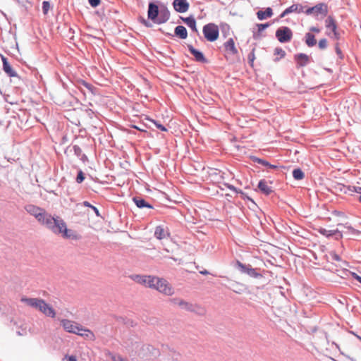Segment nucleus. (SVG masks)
<instances>
[{"mask_svg": "<svg viewBox=\"0 0 361 361\" xmlns=\"http://www.w3.org/2000/svg\"><path fill=\"white\" fill-rule=\"evenodd\" d=\"M25 210L33 216L42 225L46 226L54 234L61 235L65 238H71L73 231L67 228L65 221L60 217H54L44 208L29 204L24 207Z\"/></svg>", "mask_w": 361, "mask_h": 361, "instance_id": "1", "label": "nucleus"}, {"mask_svg": "<svg viewBox=\"0 0 361 361\" xmlns=\"http://www.w3.org/2000/svg\"><path fill=\"white\" fill-rule=\"evenodd\" d=\"M20 301L31 307L38 310L47 317L54 318L56 316V312L54 308L43 299L23 297L20 299Z\"/></svg>", "mask_w": 361, "mask_h": 361, "instance_id": "2", "label": "nucleus"}, {"mask_svg": "<svg viewBox=\"0 0 361 361\" xmlns=\"http://www.w3.org/2000/svg\"><path fill=\"white\" fill-rule=\"evenodd\" d=\"M234 267L241 274H247L250 277L255 279L262 277V275L259 272V269L252 268L249 264H243L239 260H236Z\"/></svg>", "mask_w": 361, "mask_h": 361, "instance_id": "3", "label": "nucleus"}, {"mask_svg": "<svg viewBox=\"0 0 361 361\" xmlns=\"http://www.w3.org/2000/svg\"><path fill=\"white\" fill-rule=\"evenodd\" d=\"M202 32L205 39L211 42L216 41L219 36V27L212 23L204 25Z\"/></svg>", "mask_w": 361, "mask_h": 361, "instance_id": "4", "label": "nucleus"}, {"mask_svg": "<svg viewBox=\"0 0 361 361\" xmlns=\"http://www.w3.org/2000/svg\"><path fill=\"white\" fill-rule=\"evenodd\" d=\"M275 36L279 42L286 43L291 40L293 37V32L290 27L287 26H282L276 30Z\"/></svg>", "mask_w": 361, "mask_h": 361, "instance_id": "5", "label": "nucleus"}, {"mask_svg": "<svg viewBox=\"0 0 361 361\" xmlns=\"http://www.w3.org/2000/svg\"><path fill=\"white\" fill-rule=\"evenodd\" d=\"M72 153L78 157L83 163L88 161L87 157L82 153L81 148L78 145H69L64 150V154L66 156H70Z\"/></svg>", "mask_w": 361, "mask_h": 361, "instance_id": "6", "label": "nucleus"}, {"mask_svg": "<svg viewBox=\"0 0 361 361\" xmlns=\"http://www.w3.org/2000/svg\"><path fill=\"white\" fill-rule=\"evenodd\" d=\"M61 324L64 330L68 333L77 334L79 331H81L82 329L80 324L66 319L61 320Z\"/></svg>", "mask_w": 361, "mask_h": 361, "instance_id": "7", "label": "nucleus"}, {"mask_svg": "<svg viewBox=\"0 0 361 361\" xmlns=\"http://www.w3.org/2000/svg\"><path fill=\"white\" fill-rule=\"evenodd\" d=\"M180 308L188 312H195L199 315H204L205 313L204 309L201 306L197 304L190 303L184 300H183Z\"/></svg>", "mask_w": 361, "mask_h": 361, "instance_id": "8", "label": "nucleus"}, {"mask_svg": "<svg viewBox=\"0 0 361 361\" xmlns=\"http://www.w3.org/2000/svg\"><path fill=\"white\" fill-rule=\"evenodd\" d=\"M318 231L321 235L326 238L334 237L336 240H339L343 238V233L338 229L327 230L324 228H320Z\"/></svg>", "mask_w": 361, "mask_h": 361, "instance_id": "9", "label": "nucleus"}, {"mask_svg": "<svg viewBox=\"0 0 361 361\" xmlns=\"http://www.w3.org/2000/svg\"><path fill=\"white\" fill-rule=\"evenodd\" d=\"M160 8L154 2H149L148 4L147 16L148 18L156 23L159 13H160Z\"/></svg>", "mask_w": 361, "mask_h": 361, "instance_id": "10", "label": "nucleus"}, {"mask_svg": "<svg viewBox=\"0 0 361 361\" xmlns=\"http://www.w3.org/2000/svg\"><path fill=\"white\" fill-rule=\"evenodd\" d=\"M304 6L300 4H293L290 6L286 8L280 15V18H282L285 17L286 16L291 13H301L305 12L304 11Z\"/></svg>", "mask_w": 361, "mask_h": 361, "instance_id": "11", "label": "nucleus"}, {"mask_svg": "<svg viewBox=\"0 0 361 361\" xmlns=\"http://www.w3.org/2000/svg\"><path fill=\"white\" fill-rule=\"evenodd\" d=\"M172 4L174 10L181 13L188 11L190 7V4L187 0H173Z\"/></svg>", "mask_w": 361, "mask_h": 361, "instance_id": "12", "label": "nucleus"}, {"mask_svg": "<svg viewBox=\"0 0 361 361\" xmlns=\"http://www.w3.org/2000/svg\"><path fill=\"white\" fill-rule=\"evenodd\" d=\"M187 47L188 49V51L194 56L195 60L197 62H200L203 63H207V59L205 58L202 51L194 48V47L192 44H188Z\"/></svg>", "mask_w": 361, "mask_h": 361, "instance_id": "13", "label": "nucleus"}, {"mask_svg": "<svg viewBox=\"0 0 361 361\" xmlns=\"http://www.w3.org/2000/svg\"><path fill=\"white\" fill-rule=\"evenodd\" d=\"M294 59L296 62V68H300L301 67L306 66L310 62V57L306 54L300 53L294 56Z\"/></svg>", "mask_w": 361, "mask_h": 361, "instance_id": "14", "label": "nucleus"}, {"mask_svg": "<svg viewBox=\"0 0 361 361\" xmlns=\"http://www.w3.org/2000/svg\"><path fill=\"white\" fill-rule=\"evenodd\" d=\"M154 236L159 240L169 238L170 236L169 229L166 226H157L155 228Z\"/></svg>", "mask_w": 361, "mask_h": 361, "instance_id": "15", "label": "nucleus"}, {"mask_svg": "<svg viewBox=\"0 0 361 361\" xmlns=\"http://www.w3.org/2000/svg\"><path fill=\"white\" fill-rule=\"evenodd\" d=\"M305 13L310 15L313 13H322L326 15L327 13V6L324 4H318L314 6L308 8Z\"/></svg>", "mask_w": 361, "mask_h": 361, "instance_id": "16", "label": "nucleus"}, {"mask_svg": "<svg viewBox=\"0 0 361 361\" xmlns=\"http://www.w3.org/2000/svg\"><path fill=\"white\" fill-rule=\"evenodd\" d=\"M160 13H159V16L157 20H156V23L162 24L167 22L170 18V11L165 6H161L160 7Z\"/></svg>", "mask_w": 361, "mask_h": 361, "instance_id": "17", "label": "nucleus"}, {"mask_svg": "<svg viewBox=\"0 0 361 361\" xmlns=\"http://www.w3.org/2000/svg\"><path fill=\"white\" fill-rule=\"evenodd\" d=\"M1 60L3 63V70L6 73V75L11 78L18 77L17 73L13 69L12 66L8 61L7 58L2 56Z\"/></svg>", "mask_w": 361, "mask_h": 361, "instance_id": "18", "label": "nucleus"}, {"mask_svg": "<svg viewBox=\"0 0 361 361\" xmlns=\"http://www.w3.org/2000/svg\"><path fill=\"white\" fill-rule=\"evenodd\" d=\"M164 281L159 284V287L158 288V291L161 293H163L166 295H172L174 293V290L171 284L164 279Z\"/></svg>", "mask_w": 361, "mask_h": 361, "instance_id": "19", "label": "nucleus"}, {"mask_svg": "<svg viewBox=\"0 0 361 361\" xmlns=\"http://www.w3.org/2000/svg\"><path fill=\"white\" fill-rule=\"evenodd\" d=\"M325 26L327 30L326 32H331V34H333L334 32H336L338 30L337 23H336L334 18L331 16H329L326 18Z\"/></svg>", "mask_w": 361, "mask_h": 361, "instance_id": "20", "label": "nucleus"}, {"mask_svg": "<svg viewBox=\"0 0 361 361\" xmlns=\"http://www.w3.org/2000/svg\"><path fill=\"white\" fill-rule=\"evenodd\" d=\"M225 187H226L228 189L231 190V191L235 192L237 194H240V197L244 200H249L251 201L252 203L255 204L254 201L244 192H243L240 189H238L234 185L228 183H223Z\"/></svg>", "mask_w": 361, "mask_h": 361, "instance_id": "21", "label": "nucleus"}, {"mask_svg": "<svg viewBox=\"0 0 361 361\" xmlns=\"http://www.w3.org/2000/svg\"><path fill=\"white\" fill-rule=\"evenodd\" d=\"M133 201L139 209H143V208L153 209V206L151 204H149L145 200H144L143 198H142L140 197H138V196L133 197Z\"/></svg>", "mask_w": 361, "mask_h": 361, "instance_id": "22", "label": "nucleus"}, {"mask_svg": "<svg viewBox=\"0 0 361 361\" xmlns=\"http://www.w3.org/2000/svg\"><path fill=\"white\" fill-rule=\"evenodd\" d=\"M258 188L261 192L265 195H269L273 192L271 187L268 185L267 181L264 179H262L259 181Z\"/></svg>", "mask_w": 361, "mask_h": 361, "instance_id": "23", "label": "nucleus"}, {"mask_svg": "<svg viewBox=\"0 0 361 361\" xmlns=\"http://www.w3.org/2000/svg\"><path fill=\"white\" fill-rule=\"evenodd\" d=\"M224 47L225 48V50L233 54H238V49H236L235 46V42L233 38H229L224 44Z\"/></svg>", "mask_w": 361, "mask_h": 361, "instance_id": "24", "label": "nucleus"}, {"mask_svg": "<svg viewBox=\"0 0 361 361\" xmlns=\"http://www.w3.org/2000/svg\"><path fill=\"white\" fill-rule=\"evenodd\" d=\"M251 159L255 162L262 166L267 167L269 169H276L279 166L277 165H274L268 162L267 160L257 157H251Z\"/></svg>", "mask_w": 361, "mask_h": 361, "instance_id": "25", "label": "nucleus"}, {"mask_svg": "<svg viewBox=\"0 0 361 361\" xmlns=\"http://www.w3.org/2000/svg\"><path fill=\"white\" fill-rule=\"evenodd\" d=\"M180 19L190 27L191 30L194 32H196L197 34L198 30L197 29L196 26V20L195 18L192 16H190L187 18H183L181 17Z\"/></svg>", "mask_w": 361, "mask_h": 361, "instance_id": "26", "label": "nucleus"}, {"mask_svg": "<svg viewBox=\"0 0 361 361\" xmlns=\"http://www.w3.org/2000/svg\"><path fill=\"white\" fill-rule=\"evenodd\" d=\"M174 35L181 39H185L188 37V31L183 25H178L174 29Z\"/></svg>", "mask_w": 361, "mask_h": 361, "instance_id": "27", "label": "nucleus"}, {"mask_svg": "<svg viewBox=\"0 0 361 361\" xmlns=\"http://www.w3.org/2000/svg\"><path fill=\"white\" fill-rule=\"evenodd\" d=\"M273 15V11L271 8L268 7L265 11L259 10L257 12V17L259 20H263L266 18L271 17Z\"/></svg>", "mask_w": 361, "mask_h": 361, "instance_id": "28", "label": "nucleus"}, {"mask_svg": "<svg viewBox=\"0 0 361 361\" xmlns=\"http://www.w3.org/2000/svg\"><path fill=\"white\" fill-rule=\"evenodd\" d=\"M77 335L80 336L86 339L94 341L95 339L94 334L89 329L84 328L82 326L81 331H79Z\"/></svg>", "mask_w": 361, "mask_h": 361, "instance_id": "29", "label": "nucleus"}, {"mask_svg": "<svg viewBox=\"0 0 361 361\" xmlns=\"http://www.w3.org/2000/svg\"><path fill=\"white\" fill-rule=\"evenodd\" d=\"M305 42L309 47H312L317 44L315 37L311 32H307L305 35Z\"/></svg>", "mask_w": 361, "mask_h": 361, "instance_id": "30", "label": "nucleus"}, {"mask_svg": "<svg viewBox=\"0 0 361 361\" xmlns=\"http://www.w3.org/2000/svg\"><path fill=\"white\" fill-rule=\"evenodd\" d=\"M147 276H148L147 275L134 274L130 276V279H133L136 283L146 286Z\"/></svg>", "mask_w": 361, "mask_h": 361, "instance_id": "31", "label": "nucleus"}, {"mask_svg": "<svg viewBox=\"0 0 361 361\" xmlns=\"http://www.w3.org/2000/svg\"><path fill=\"white\" fill-rule=\"evenodd\" d=\"M293 176L295 180H300L305 178V173L300 168H298L293 171Z\"/></svg>", "mask_w": 361, "mask_h": 361, "instance_id": "32", "label": "nucleus"}, {"mask_svg": "<svg viewBox=\"0 0 361 361\" xmlns=\"http://www.w3.org/2000/svg\"><path fill=\"white\" fill-rule=\"evenodd\" d=\"M159 281L157 280V276L148 275L147 279L146 287H148L150 288H152L153 287H154V286H155L154 281Z\"/></svg>", "mask_w": 361, "mask_h": 361, "instance_id": "33", "label": "nucleus"}, {"mask_svg": "<svg viewBox=\"0 0 361 361\" xmlns=\"http://www.w3.org/2000/svg\"><path fill=\"white\" fill-rule=\"evenodd\" d=\"M345 228H347L348 231H350V233L353 235H361V231L359 230H357L354 228L351 225H350L348 223H345V224H342Z\"/></svg>", "mask_w": 361, "mask_h": 361, "instance_id": "34", "label": "nucleus"}, {"mask_svg": "<svg viewBox=\"0 0 361 361\" xmlns=\"http://www.w3.org/2000/svg\"><path fill=\"white\" fill-rule=\"evenodd\" d=\"M82 204L85 207H90V209H92L97 216H101L99 209L96 207L92 205L89 202L84 201Z\"/></svg>", "mask_w": 361, "mask_h": 361, "instance_id": "35", "label": "nucleus"}, {"mask_svg": "<svg viewBox=\"0 0 361 361\" xmlns=\"http://www.w3.org/2000/svg\"><path fill=\"white\" fill-rule=\"evenodd\" d=\"M255 48H253L252 49L251 52L247 56L248 63L251 67H253L254 61L255 59Z\"/></svg>", "mask_w": 361, "mask_h": 361, "instance_id": "36", "label": "nucleus"}, {"mask_svg": "<svg viewBox=\"0 0 361 361\" xmlns=\"http://www.w3.org/2000/svg\"><path fill=\"white\" fill-rule=\"evenodd\" d=\"M149 121H151L158 129H159L161 131H167L166 128L162 125L161 123H159L157 121H155L154 119H149Z\"/></svg>", "mask_w": 361, "mask_h": 361, "instance_id": "37", "label": "nucleus"}, {"mask_svg": "<svg viewBox=\"0 0 361 361\" xmlns=\"http://www.w3.org/2000/svg\"><path fill=\"white\" fill-rule=\"evenodd\" d=\"M326 34L330 38L336 39V40H338L341 38V33L339 32L338 30L334 32L333 34H331V32H326Z\"/></svg>", "mask_w": 361, "mask_h": 361, "instance_id": "38", "label": "nucleus"}, {"mask_svg": "<svg viewBox=\"0 0 361 361\" xmlns=\"http://www.w3.org/2000/svg\"><path fill=\"white\" fill-rule=\"evenodd\" d=\"M183 299L181 298H170L169 299V302L174 305H177L179 307H180L181 306V303L183 302Z\"/></svg>", "mask_w": 361, "mask_h": 361, "instance_id": "39", "label": "nucleus"}, {"mask_svg": "<svg viewBox=\"0 0 361 361\" xmlns=\"http://www.w3.org/2000/svg\"><path fill=\"white\" fill-rule=\"evenodd\" d=\"M85 178V177L84 173L82 171V170H79L76 177V182L78 183H81L82 182H83Z\"/></svg>", "mask_w": 361, "mask_h": 361, "instance_id": "40", "label": "nucleus"}, {"mask_svg": "<svg viewBox=\"0 0 361 361\" xmlns=\"http://www.w3.org/2000/svg\"><path fill=\"white\" fill-rule=\"evenodd\" d=\"M50 8V4L47 1L42 2V11L44 14H47Z\"/></svg>", "mask_w": 361, "mask_h": 361, "instance_id": "41", "label": "nucleus"}, {"mask_svg": "<svg viewBox=\"0 0 361 361\" xmlns=\"http://www.w3.org/2000/svg\"><path fill=\"white\" fill-rule=\"evenodd\" d=\"M319 48L321 49H325L327 47V40L324 38L321 39L318 43Z\"/></svg>", "mask_w": 361, "mask_h": 361, "instance_id": "42", "label": "nucleus"}, {"mask_svg": "<svg viewBox=\"0 0 361 361\" xmlns=\"http://www.w3.org/2000/svg\"><path fill=\"white\" fill-rule=\"evenodd\" d=\"M274 54L279 55L282 58L285 56L286 52L281 48L277 47L274 49Z\"/></svg>", "mask_w": 361, "mask_h": 361, "instance_id": "43", "label": "nucleus"}, {"mask_svg": "<svg viewBox=\"0 0 361 361\" xmlns=\"http://www.w3.org/2000/svg\"><path fill=\"white\" fill-rule=\"evenodd\" d=\"M258 28V32H262L264 30L267 28L269 26V23H263V24H257Z\"/></svg>", "mask_w": 361, "mask_h": 361, "instance_id": "44", "label": "nucleus"}, {"mask_svg": "<svg viewBox=\"0 0 361 361\" xmlns=\"http://www.w3.org/2000/svg\"><path fill=\"white\" fill-rule=\"evenodd\" d=\"M344 188L345 189L344 190L345 194L350 193V195H352L353 192H355L353 189V188H355V186H352V185H346L345 186V185Z\"/></svg>", "mask_w": 361, "mask_h": 361, "instance_id": "45", "label": "nucleus"}, {"mask_svg": "<svg viewBox=\"0 0 361 361\" xmlns=\"http://www.w3.org/2000/svg\"><path fill=\"white\" fill-rule=\"evenodd\" d=\"M335 51H336V53L338 55V58L341 59H343V54L342 53V51L341 50V49L338 47V44H336Z\"/></svg>", "mask_w": 361, "mask_h": 361, "instance_id": "46", "label": "nucleus"}, {"mask_svg": "<svg viewBox=\"0 0 361 361\" xmlns=\"http://www.w3.org/2000/svg\"><path fill=\"white\" fill-rule=\"evenodd\" d=\"M88 2L92 7L96 8L100 4L101 0H88Z\"/></svg>", "mask_w": 361, "mask_h": 361, "instance_id": "47", "label": "nucleus"}, {"mask_svg": "<svg viewBox=\"0 0 361 361\" xmlns=\"http://www.w3.org/2000/svg\"><path fill=\"white\" fill-rule=\"evenodd\" d=\"M140 21L142 25H144L147 27H151L152 26L151 23H149L148 20L143 18H141Z\"/></svg>", "mask_w": 361, "mask_h": 361, "instance_id": "48", "label": "nucleus"}, {"mask_svg": "<svg viewBox=\"0 0 361 361\" xmlns=\"http://www.w3.org/2000/svg\"><path fill=\"white\" fill-rule=\"evenodd\" d=\"M157 280H158L159 281H154V285H155V286H154V287H153V288H152V289H155V290H158V288L159 287V284L161 283V281H162V282H164V279H163V278L157 277Z\"/></svg>", "mask_w": 361, "mask_h": 361, "instance_id": "49", "label": "nucleus"}, {"mask_svg": "<svg viewBox=\"0 0 361 361\" xmlns=\"http://www.w3.org/2000/svg\"><path fill=\"white\" fill-rule=\"evenodd\" d=\"M331 256L332 259H334L335 261L339 262L341 260V258L340 257V256L335 252L331 254Z\"/></svg>", "mask_w": 361, "mask_h": 361, "instance_id": "50", "label": "nucleus"}, {"mask_svg": "<svg viewBox=\"0 0 361 361\" xmlns=\"http://www.w3.org/2000/svg\"><path fill=\"white\" fill-rule=\"evenodd\" d=\"M310 31L312 32L319 33L320 32L321 30L317 27L312 26L310 27Z\"/></svg>", "mask_w": 361, "mask_h": 361, "instance_id": "51", "label": "nucleus"}, {"mask_svg": "<svg viewBox=\"0 0 361 361\" xmlns=\"http://www.w3.org/2000/svg\"><path fill=\"white\" fill-rule=\"evenodd\" d=\"M352 276H353V279H355V280H357L358 282H360L361 283V276H359L358 274H357L356 273H354V272L352 273Z\"/></svg>", "mask_w": 361, "mask_h": 361, "instance_id": "52", "label": "nucleus"}, {"mask_svg": "<svg viewBox=\"0 0 361 361\" xmlns=\"http://www.w3.org/2000/svg\"><path fill=\"white\" fill-rule=\"evenodd\" d=\"M261 32H258V30L257 32H253V39H259L260 37Z\"/></svg>", "mask_w": 361, "mask_h": 361, "instance_id": "53", "label": "nucleus"}, {"mask_svg": "<svg viewBox=\"0 0 361 361\" xmlns=\"http://www.w3.org/2000/svg\"><path fill=\"white\" fill-rule=\"evenodd\" d=\"M82 84H83V85H84L85 87H87L88 90H92V85H90V84H89V83L86 82L85 81H82Z\"/></svg>", "mask_w": 361, "mask_h": 361, "instance_id": "54", "label": "nucleus"}, {"mask_svg": "<svg viewBox=\"0 0 361 361\" xmlns=\"http://www.w3.org/2000/svg\"><path fill=\"white\" fill-rule=\"evenodd\" d=\"M353 189L356 193L361 194V187L355 186V188Z\"/></svg>", "mask_w": 361, "mask_h": 361, "instance_id": "55", "label": "nucleus"}, {"mask_svg": "<svg viewBox=\"0 0 361 361\" xmlns=\"http://www.w3.org/2000/svg\"><path fill=\"white\" fill-rule=\"evenodd\" d=\"M68 361H77V358L74 355L68 356Z\"/></svg>", "mask_w": 361, "mask_h": 361, "instance_id": "56", "label": "nucleus"}, {"mask_svg": "<svg viewBox=\"0 0 361 361\" xmlns=\"http://www.w3.org/2000/svg\"><path fill=\"white\" fill-rule=\"evenodd\" d=\"M200 274H201L202 275H207V274H209V272L207 270L204 269V270L200 271Z\"/></svg>", "mask_w": 361, "mask_h": 361, "instance_id": "57", "label": "nucleus"}, {"mask_svg": "<svg viewBox=\"0 0 361 361\" xmlns=\"http://www.w3.org/2000/svg\"><path fill=\"white\" fill-rule=\"evenodd\" d=\"M32 72L34 73L35 76L37 78V75L39 74L37 70L35 68L32 70Z\"/></svg>", "mask_w": 361, "mask_h": 361, "instance_id": "58", "label": "nucleus"}, {"mask_svg": "<svg viewBox=\"0 0 361 361\" xmlns=\"http://www.w3.org/2000/svg\"><path fill=\"white\" fill-rule=\"evenodd\" d=\"M166 36H169V37H173V35L171 33H166L165 34Z\"/></svg>", "mask_w": 361, "mask_h": 361, "instance_id": "59", "label": "nucleus"}, {"mask_svg": "<svg viewBox=\"0 0 361 361\" xmlns=\"http://www.w3.org/2000/svg\"><path fill=\"white\" fill-rule=\"evenodd\" d=\"M358 201L361 203V196L358 197Z\"/></svg>", "mask_w": 361, "mask_h": 361, "instance_id": "60", "label": "nucleus"}, {"mask_svg": "<svg viewBox=\"0 0 361 361\" xmlns=\"http://www.w3.org/2000/svg\"><path fill=\"white\" fill-rule=\"evenodd\" d=\"M326 70L327 71H329V72H331V69H329V68H326Z\"/></svg>", "mask_w": 361, "mask_h": 361, "instance_id": "61", "label": "nucleus"}, {"mask_svg": "<svg viewBox=\"0 0 361 361\" xmlns=\"http://www.w3.org/2000/svg\"><path fill=\"white\" fill-rule=\"evenodd\" d=\"M360 180H361V177H360Z\"/></svg>", "mask_w": 361, "mask_h": 361, "instance_id": "62", "label": "nucleus"}]
</instances>
